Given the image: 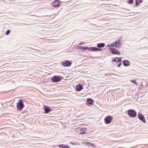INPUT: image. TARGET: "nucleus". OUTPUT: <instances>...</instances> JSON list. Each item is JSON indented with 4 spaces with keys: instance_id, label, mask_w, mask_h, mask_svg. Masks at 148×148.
<instances>
[{
    "instance_id": "23",
    "label": "nucleus",
    "mask_w": 148,
    "mask_h": 148,
    "mask_svg": "<svg viewBox=\"0 0 148 148\" xmlns=\"http://www.w3.org/2000/svg\"><path fill=\"white\" fill-rule=\"evenodd\" d=\"M88 47H84V46L82 47V49L84 50H86L88 49Z\"/></svg>"
},
{
    "instance_id": "14",
    "label": "nucleus",
    "mask_w": 148,
    "mask_h": 148,
    "mask_svg": "<svg viewBox=\"0 0 148 148\" xmlns=\"http://www.w3.org/2000/svg\"><path fill=\"white\" fill-rule=\"evenodd\" d=\"M121 60V58H120L116 57L113 60V62H120Z\"/></svg>"
},
{
    "instance_id": "1",
    "label": "nucleus",
    "mask_w": 148,
    "mask_h": 148,
    "mask_svg": "<svg viewBox=\"0 0 148 148\" xmlns=\"http://www.w3.org/2000/svg\"><path fill=\"white\" fill-rule=\"evenodd\" d=\"M24 107V105L23 103V101L22 100H19L17 103L16 107L17 110H21Z\"/></svg>"
},
{
    "instance_id": "16",
    "label": "nucleus",
    "mask_w": 148,
    "mask_h": 148,
    "mask_svg": "<svg viewBox=\"0 0 148 148\" xmlns=\"http://www.w3.org/2000/svg\"><path fill=\"white\" fill-rule=\"evenodd\" d=\"M105 45L104 43H101L97 45V46L99 48L103 47L105 46Z\"/></svg>"
},
{
    "instance_id": "5",
    "label": "nucleus",
    "mask_w": 148,
    "mask_h": 148,
    "mask_svg": "<svg viewBox=\"0 0 148 148\" xmlns=\"http://www.w3.org/2000/svg\"><path fill=\"white\" fill-rule=\"evenodd\" d=\"M61 63L65 66H69L71 64V62L69 60L64 61L62 62Z\"/></svg>"
},
{
    "instance_id": "8",
    "label": "nucleus",
    "mask_w": 148,
    "mask_h": 148,
    "mask_svg": "<svg viewBox=\"0 0 148 148\" xmlns=\"http://www.w3.org/2000/svg\"><path fill=\"white\" fill-rule=\"evenodd\" d=\"M110 50L113 54H117L118 55H120V53L116 49L113 48H112Z\"/></svg>"
},
{
    "instance_id": "11",
    "label": "nucleus",
    "mask_w": 148,
    "mask_h": 148,
    "mask_svg": "<svg viewBox=\"0 0 148 148\" xmlns=\"http://www.w3.org/2000/svg\"><path fill=\"white\" fill-rule=\"evenodd\" d=\"M80 133L81 134L85 133L87 131V129L85 127H82L80 128Z\"/></svg>"
},
{
    "instance_id": "20",
    "label": "nucleus",
    "mask_w": 148,
    "mask_h": 148,
    "mask_svg": "<svg viewBox=\"0 0 148 148\" xmlns=\"http://www.w3.org/2000/svg\"><path fill=\"white\" fill-rule=\"evenodd\" d=\"M114 44V47L115 48H118L119 47V45H118L117 43H115V41L113 43Z\"/></svg>"
},
{
    "instance_id": "15",
    "label": "nucleus",
    "mask_w": 148,
    "mask_h": 148,
    "mask_svg": "<svg viewBox=\"0 0 148 148\" xmlns=\"http://www.w3.org/2000/svg\"><path fill=\"white\" fill-rule=\"evenodd\" d=\"M122 38V37H121L119 38L118 40H116L115 41V43H117L118 45H119L120 46V43L121 41Z\"/></svg>"
},
{
    "instance_id": "10",
    "label": "nucleus",
    "mask_w": 148,
    "mask_h": 148,
    "mask_svg": "<svg viewBox=\"0 0 148 148\" xmlns=\"http://www.w3.org/2000/svg\"><path fill=\"white\" fill-rule=\"evenodd\" d=\"M123 65L124 66H127L130 65V63L129 61L127 60H124L123 61Z\"/></svg>"
},
{
    "instance_id": "9",
    "label": "nucleus",
    "mask_w": 148,
    "mask_h": 148,
    "mask_svg": "<svg viewBox=\"0 0 148 148\" xmlns=\"http://www.w3.org/2000/svg\"><path fill=\"white\" fill-rule=\"evenodd\" d=\"M43 109L45 113H48L51 111V110L49 108V107L47 106H45L43 107Z\"/></svg>"
},
{
    "instance_id": "25",
    "label": "nucleus",
    "mask_w": 148,
    "mask_h": 148,
    "mask_svg": "<svg viewBox=\"0 0 148 148\" xmlns=\"http://www.w3.org/2000/svg\"><path fill=\"white\" fill-rule=\"evenodd\" d=\"M134 1L133 0H129V2L130 4H132L133 3Z\"/></svg>"
},
{
    "instance_id": "26",
    "label": "nucleus",
    "mask_w": 148,
    "mask_h": 148,
    "mask_svg": "<svg viewBox=\"0 0 148 148\" xmlns=\"http://www.w3.org/2000/svg\"><path fill=\"white\" fill-rule=\"evenodd\" d=\"M102 50V49L97 48V51H101Z\"/></svg>"
},
{
    "instance_id": "7",
    "label": "nucleus",
    "mask_w": 148,
    "mask_h": 148,
    "mask_svg": "<svg viewBox=\"0 0 148 148\" xmlns=\"http://www.w3.org/2000/svg\"><path fill=\"white\" fill-rule=\"evenodd\" d=\"M60 4V1L58 0H56L52 3V5L53 6L55 7H59Z\"/></svg>"
},
{
    "instance_id": "27",
    "label": "nucleus",
    "mask_w": 148,
    "mask_h": 148,
    "mask_svg": "<svg viewBox=\"0 0 148 148\" xmlns=\"http://www.w3.org/2000/svg\"><path fill=\"white\" fill-rule=\"evenodd\" d=\"M139 4V2H137V1L136 0V6H138Z\"/></svg>"
},
{
    "instance_id": "18",
    "label": "nucleus",
    "mask_w": 148,
    "mask_h": 148,
    "mask_svg": "<svg viewBox=\"0 0 148 148\" xmlns=\"http://www.w3.org/2000/svg\"><path fill=\"white\" fill-rule=\"evenodd\" d=\"M97 48L95 47H90L89 48V49L90 51H97Z\"/></svg>"
},
{
    "instance_id": "4",
    "label": "nucleus",
    "mask_w": 148,
    "mask_h": 148,
    "mask_svg": "<svg viewBox=\"0 0 148 148\" xmlns=\"http://www.w3.org/2000/svg\"><path fill=\"white\" fill-rule=\"evenodd\" d=\"M138 116L139 119L144 123H146V121L145 117L142 113L139 112L138 113Z\"/></svg>"
},
{
    "instance_id": "29",
    "label": "nucleus",
    "mask_w": 148,
    "mask_h": 148,
    "mask_svg": "<svg viewBox=\"0 0 148 148\" xmlns=\"http://www.w3.org/2000/svg\"><path fill=\"white\" fill-rule=\"evenodd\" d=\"M121 64H122V63H119V64L118 65V67H120V66H121Z\"/></svg>"
},
{
    "instance_id": "17",
    "label": "nucleus",
    "mask_w": 148,
    "mask_h": 148,
    "mask_svg": "<svg viewBox=\"0 0 148 148\" xmlns=\"http://www.w3.org/2000/svg\"><path fill=\"white\" fill-rule=\"evenodd\" d=\"M60 147H62V148H70V147L67 145L63 144L59 145Z\"/></svg>"
},
{
    "instance_id": "12",
    "label": "nucleus",
    "mask_w": 148,
    "mask_h": 148,
    "mask_svg": "<svg viewBox=\"0 0 148 148\" xmlns=\"http://www.w3.org/2000/svg\"><path fill=\"white\" fill-rule=\"evenodd\" d=\"M83 88L82 85L79 84H78L76 86V89L77 91H80L82 90Z\"/></svg>"
},
{
    "instance_id": "19",
    "label": "nucleus",
    "mask_w": 148,
    "mask_h": 148,
    "mask_svg": "<svg viewBox=\"0 0 148 148\" xmlns=\"http://www.w3.org/2000/svg\"><path fill=\"white\" fill-rule=\"evenodd\" d=\"M86 145H87L90 146H92L93 147H95V145L94 144H92L91 143L88 142H87L86 143Z\"/></svg>"
},
{
    "instance_id": "2",
    "label": "nucleus",
    "mask_w": 148,
    "mask_h": 148,
    "mask_svg": "<svg viewBox=\"0 0 148 148\" xmlns=\"http://www.w3.org/2000/svg\"><path fill=\"white\" fill-rule=\"evenodd\" d=\"M128 115L131 117H134L136 116L137 113L135 110L130 109L127 111Z\"/></svg>"
},
{
    "instance_id": "30",
    "label": "nucleus",
    "mask_w": 148,
    "mask_h": 148,
    "mask_svg": "<svg viewBox=\"0 0 148 148\" xmlns=\"http://www.w3.org/2000/svg\"><path fill=\"white\" fill-rule=\"evenodd\" d=\"M84 44V43H83V42H81V43H79V45H82V44Z\"/></svg>"
},
{
    "instance_id": "22",
    "label": "nucleus",
    "mask_w": 148,
    "mask_h": 148,
    "mask_svg": "<svg viewBox=\"0 0 148 148\" xmlns=\"http://www.w3.org/2000/svg\"><path fill=\"white\" fill-rule=\"evenodd\" d=\"M108 46L109 47H114V44L113 43H112L111 44H109L108 45Z\"/></svg>"
},
{
    "instance_id": "21",
    "label": "nucleus",
    "mask_w": 148,
    "mask_h": 148,
    "mask_svg": "<svg viewBox=\"0 0 148 148\" xmlns=\"http://www.w3.org/2000/svg\"><path fill=\"white\" fill-rule=\"evenodd\" d=\"M136 80H131L130 81L134 83L136 85H137V82H136Z\"/></svg>"
},
{
    "instance_id": "24",
    "label": "nucleus",
    "mask_w": 148,
    "mask_h": 148,
    "mask_svg": "<svg viewBox=\"0 0 148 148\" xmlns=\"http://www.w3.org/2000/svg\"><path fill=\"white\" fill-rule=\"evenodd\" d=\"M10 32V30H7V31H6L5 34L6 35H8L9 34Z\"/></svg>"
},
{
    "instance_id": "3",
    "label": "nucleus",
    "mask_w": 148,
    "mask_h": 148,
    "mask_svg": "<svg viewBox=\"0 0 148 148\" xmlns=\"http://www.w3.org/2000/svg\"><path fill=\"white\" fill-rule=\"evenodd\" d=\"M113 118L110 116H106L104 119L105 122L106 124L110 123L112 120Z\"/></svg>"
},
{
    "instance_id": "6",
    "label": "nucleus",
    "mask_w": 148,
    "mask_h": 148,
    "mask_svg": "<svg viewBox=\"0 0 148 148\" xmlns=\"http://www.w3.org/2000/svg\"><path fill=\"white\" fill-rule=\"evenodd\" d=\"M61 80L60 77L58 76H55L51 78V81L53 82H58Z\"/></svg>"
},
{
    "instance_id": "28",
    "label": "nucleus",
    "mask_w": 148,
    "mask_h": 148,
    "mask_svg": "<svg viewBox=\"0 0 148 148\" xmlns=\"http://www.w3.org/2000/svg\"><path fill=\"white\" fill-rule=\"evenodd\" d=\"M82 47L83 46H79L77 48H78V49L82 48Z\"/></svg>"
},
{
    "instance_id": "13",
    "label": "nucleus",
    "mask_w": 148,
    "mask_h": 148,
    "mask_svg": "<svg viewBox=\"0 0 148 148\" xmlns=\"http://www.w3.org/2000/svg\"><path fill=\"white\" fill-rule=\"evenodd\" d=\"M87 105H92L93 103V101L92 99L90 98H88L87 99Z\"/></svg>"
}]
</instances>
